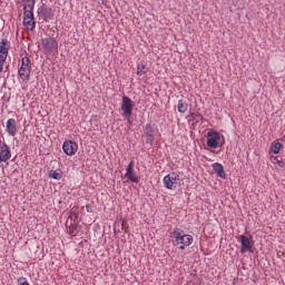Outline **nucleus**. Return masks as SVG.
<instances>
[{
    "instance_id": "7",
    "label": "nucleus",
    "mask_w": 285,
    "mask_h": 285,
    "mask_svg": "<svg viewBox=\"0 0 285 285\" xmlns=\"http://www.w3.org/2000/svg\"><path fill=\"white\" fill-rule=\"evenodd\" d=\"M237 240L239 242L240 244V253L244 254V253H248V250H252L253 249V245L255 244L253 242V236H246V235H240V236H237Z\"/></svg>"
},
{
    "instance_id": "31",
    "label": "nucleus",
    "mask_w": 285,
    "mask_h": 285,
    "mask_svg": "<svg viewBox=\"0 0 285 285\" xmlns=\"http://www.w3.org/2000/svg\"><path fill=\"white\" fill-rule=\"evenodd\" d=\"M196 117H199V118H202V115H199V114H198V115H196Z\"/></svg>"
},
{
    "instance_id": "26",
    "label": "nucleus",
    "mask_w": 285,
    "mask_h": 285,
    "mask_svg": "<svg viewBox=\"0 0 285 285\" xmlns=\"http://www.w3.org/2000/svg\"><path fill=\"white\" fill-rule=\"evenodd\" d=\"M278 156H271V161H276V164L281 160Z\"/></svg>"
},
{
    "instance_id": "32",
    "label": "nucleus",
    "mask_w": 285,
    "mask_h": 285,
    "mask_svg": "<svg viewBox=\"0 0 285 285\" xmlns=\"http://www.w3.org/2000/svg\"><path fill=\"white\" fill-rule=\"evenodd\" d=\"M191 117H195V112L191 114Z\"/></svg>"
},
{
    "instance_id": "3",
    "label": "nucleus",
    "mask_w": 285,
    "mask_h": 285,
    "mask_svg": "<svg viewBox=\"0 0 285 285\" xmlns=\"http://www.w3.org/2000/svg\"><path fill=\"white\" fill-rule=\"evenodd\" d=\"M135 108V102L130 97L122 96V101L120 105L121 110V117H125L126 119H130L132 117V109Z\"/></svg>"
},
{
    "instance_id": "22",
    "label": "nucleus",
    "mask_w": 285,
    "mask_h": 285,
    "mask_svg": "<svg viewBox=\"0 0 285 285\" xmlns=\"http://www.w3.org/2000/svg\"><path fill=\"white\" fill-rule=\"evenodd\" d=\"M49 177H51V179H61V170H51Z\"/></svg>"
},
{
    "instance_id": "15",
    "label": "nucleus",
    "mask_w": 285,
    "mask_h": 285,
    "mask_svg": "<svg viewBox=\"0 0 285 285\" xmlns=\"http://www.w3.org/2000/svg\"><path fill=\"white\" fill-rule=\"evenodd\" d=\"M6 128L8 135H10V137H14L17 135V120L13 118L8 119Z\"/></svg>"
},
{
    "instance_id": "16",
    "label": "nucleus",
    "mask_w": 285,
    "mask_h": 285,
    "mask_svg": "<svg viewBox=\"0 0 285 285\" xmlns=\"http://www.w3.org/2000/svg\"><path fill=\"white\" fill-rule=\"evenodd\" d=\"M212 168L214 173L217 175V177H220V179H226V170H224V165L219 163H214L212 165Z\"/></svg>"
},
{
    "instance_id": "9",
    "label": "nucleus",
    "mask_w": 285,
    "mask_h": 285,
    "mask_svg": "<svg viewBox=\"0 0 285 285\" xmlns=\"http://www.w3.org/2000/svg\"><path fill=\"white\" fill-rule=\"evenodd\" d=\"M62 150L66 155L72 157L73 155L77 154V150H79V145H77L76 141L66 140L62 145Z\"/></svg>"
},
{
    "instance_id": "25",
    "label": "nucleus",
    "mask_w": 285,
    "mask_h": 285,
    "mask_svg": "<svg viewBox=\"0 0 285 285\" xmlns=\"http://www.w3.org/2000/svg\"><path fill=\"white\" fill-rule=\"evenodd\" d=\"M4 63H6V59L0 58V75H1V72H3V66H4Z\"/></svg>"
},
{
    "instance_id": "12",
    "label": "nucleus",
    "mask_w": 285,
    "mask_h": 285,
    "mask_svg": "<svg viewBox=\"0 0 285 285\" xmlns=\"http://www.w3.org/2000/svg\"><path fill=\"white\" fill-rule=\"evenodd\" d=\"M42 46L47 52H55L59 48V43L55 38H46L42 40Z\"/></svg>"
},
{
    "instance_id": "23",
    "label": "nucleus",
    "mask_w": 285,
    "mask_h": 285,
    "mask_svg": "<svg viewBox=\"0 0 285 285\" xmlns=\"http://www.w3.org/2000/svg\"><path fill=\"white\" fill-rule=\"evenodd\" d=\"M17 285H30V283H28V278L21 276L17 279Z\"/></svg>"
},
{
    "instance_id": "30",
    "label": "nucleus",
    "mask_w": 285,
    "mask_h": 285,
    "mask_svg": "<svg viewBox=\"0 0 285 285\" xmlns=\"http://www.w3.org/2000/svg\"><path fill=\"white\" fill-rule=\"evenodd\" d=\"M23 1H26L27 3H30V0H23Z\"/></svg>"
},
{
    "instance_id": "29",
    "label": "nucleus",
    "mask_w": 285,
    "mask_h": 285,
    "mask_svg": "<svg viewBox=\"0 0 285 285\" xmlns=\"http://www.w3.org/2000/svg\"><path fill=\"white\" fill-rule=\"evenodd\" d=\"M179 248H180V250H185L186 249V245H180Z\"/></svg>"
},
{
    "instance_id": "10",
    "label": "nucleus",
    "mask_w": 285,
    "mask_h": 285,
    "mask_svg": "<svg viewBox=\"0 0 285 285\" xmlns=\"http://www.w3.org/2000/svg\"><path fill=\"white\" fill-rule=\"evenodd\" d=\"M207 135L212 137L207 139L208 148H218L219 141L222 140V135L217 131H208Z\"/></svg>"
},
{
    "instance_id": "19",
    "label": "nucleus",
    "mask_w": 285,
    "mask_h": 285,
    "mask_svg": "<svg viewBox=\"0 0 285 285\" xmlns=\"http://www.w3.org/2000/svg\"><path fill=\"white\" fill-rule=\"evenodd\" d=\"M23 26H26L27 30H35V26H37V22L35 21V18H23Z\"/></svg>"
},
{
    "instance_id": "13",
    "label": "nucleus",
    "mask_w": 285,
    "mask_h": 285,
    "mask_svg": "<svg viewBox=\"0 0 285 285\" xmlns=\"http://www.w3.org/2000/svg\"><path fill=\"white\" fill-rule=\"evenodd\" d=\"M8 52H10V42L8 39H0V59H8Z\"/></svg>"
},
{
    "instance_id": "8",
    "label": "nucleus",
    "mask_w": 285,
    "mask_h": 285,
    "mask_svg": "<svg viewBox=\"0 0 285 285\" xmlns=\"http://www.w3.org/2000/svg\"><path fill=\"white\" fill-rule=\"evenodd\" d=\"M144 135L147 136L146 144H149V146H153L155 142V135H157V129L155 128V125L147 124L144 127Z\"/></svg>"
},
{
    "instance_id": "11",
    "label": "nucleus",
    "mask_w": 285,
    "mask_h": 285,
    "mask_svg": "<svg viewBox=\"0 0 285 285\" xmlns=\"http://www.w3.org/2000/svg\"><path fill=\"white\" fill-rule=\"evenodd\" d=\"M125 177H127V179L131 180L132 184H139V181H141L139 176H137V174H135V161L131 160L129 163V165L127 166Z\"/></svg>"
},
{
    "instance_id": "24",
    "label": "nucleus",
    "mask_w": 285,
    "mask_h": 285,
    "mask_svg": "<svg viewBox=\"0 0 285 285\" xmlns=\"http://www.w3.org/2000/svg\"><path fill=\"white\" fill-rule=\"evenodd\" d=\"M78 215L75 214V212H71L69 217H68V222H73V224H77V219H78Z\"/></svg>"
},
{
    "instance_id": "14",
    "label": "nucleus",
    "mask_w": 285,
    "mask_h": 285,
    "mask_svg": "<svg viewBox=\"0 0 285 285\" xmlns=\"http://www.w3.org/2000/svg\"><path fill=\"white\" fill-rule=\"evenodd\" d=\"M66 227L69 228V235H71L72 237H77L81 232V226H79V223H72L67 220Z\"/></svg>"
},
{
    "instance_id": "27",
    "label": "nucleus",
    "mask_w": 285,
    "mask_h": 285,
    "mask_svg": "<svg viewBox=\"0 0 285 285\" xmlns=\"http://www.w3.org/2000/svg\"><path fill=\"white\" fill-rule=\"evenodd\" d=\"M277 165L279 166V168H284L285 163H284V160L281 158V159L278 160Z\"/></svg>"
},
{
    "instance_id": "5",
    "label": "nucleus",
    "mask_w": 285,
    "mask_h": 285,
    "mask_svg": "<svg viewBox=\"0 0 285 285\" xmlns=\"http://www.w3.org/2000/svg\"><path fill=\"white\" fill-rule=\"evenodd\" d=\"M163 184L167 190H177L179 184V174L171 173L163 178Z\"/></svg>"
},
{
    "instance_id": "6",
    "label": "nucleus",
    "mask_w": 285,
    "mask_h": 285,
    "mask_svg": "<svg viewBox=\"0 0 285 285\" xmlns=\"http://www.w3.org/2000/svg\"><path fill=\"white\" fill-rule=\"evenodd\" d=\"M55 17V13L52 12V8L48 7V4L42 3V6H40L38 8V19L39 21H45L46 23H48V21H51V19Z\"/></svg>"
},
{
    "instance_id": "21",
    "label": "nucleus",
    "mask_w": 285,
    "mask_h": 285,
    "mask_svg": "<svg viewBox=\"0 0 285 285\" xmlns=\"http://www.w3.org/2000/svg\"><path fill=\"white\" fill-rule=\"evenodd\" d=\"M177 109H178V112L184 115V112L188 110V102H186V100H178Z\"/></svg>"
},
{
    "instance_id": "4",
    "label": "nucleus",
    "mask_w": 285,
    "mask_h": 285,
    "mask_svg": "<svg viewBox=\"0 0 285 285\" xmlns=\"http://www.w3.org/2000/svg\"><path fill=\"white\" fill-rule=\"evenodd\" d=\"M12 158V149L6 142V138L0 137V164H6Z\"/></svg>"
},
{
    "instance_id": "2",
    "label": "nucleus",
    "mask_w": 285,
    "mask_h": 285,
    "mask_svg": "<svg viewBox=\"0 0 285 285\" xmlns=\"http://www.w3.org/2000/svg\"><path fill=\"white\" fill-rule=\"evenodd\" d=\"M30 72H32V62L30 61V58L23 57L18 75L22 81H30Z\"/></svg>"
},
{
    "instance_id": "28",
    "label": "nucleus",
    "mask_w": 285,
    "mask_h": 285,
    "mask_svg": "<svg viewBox=\"0 0 285 285\" xmlns=\"http://www.w3.org/2000/svg\"><path fill=\"white\" fill-rule=\"evenodd\" d=\"M86 210H87V213H92V207H90V205H87Z\"/></svg>"
},
{
    "instance_id": "18",
    "label": "nucleus",
    "mask_w": 285,
    "mask_h": 285,
    "mask_svg": "<svg viewBox=\"0 0 285 285\" xmlns=\"http://www.w3.org/2000/svg\"><path fill=\"white\" fill-rule=\"evenodd\" d=\"M137 75L138 77H144V75H148V66H146L145 61H140L137 65Z\"/></svg>"
},
{
    "instance_id": "20",
    "label": "nucleus",
    "mask_w": 285,
    "mask_h": 285,
    "mask_svg": "<svg viewBox=\"0 0 285 285\" xmlns=\"http://www.w3.org/2000/svg\"><path fill=\"white\" fill-rule=\"evenodd\" d=\"M279 150H282V142L277 140L273 141L269 153H273V155H279Z\"/></svg>"
},
{
    "instance_id": "17",
    "label": "nucleus",
    "mask_w": 285,
    "mask_h": 285,
    "mask_svg": "<svg viewBox=\"0 0 285 285\" xmlns=\"http://www.w3.org/2000/svg\"><path fill=\"white\" fill-rule=\"evenodd\" d=\"M23 10V19H35V13L32 12L35 10V0H32L31 4L24 6Z\"/></svg>"
},
{
    "instance_id": "1",
    "label": "nucleus",
    "mask_w": 285,
    "mask_h": 285,
    "mask_svg": "<svg viewBox=\"0 0 285 285\" xmlns=\"http://www.w3.org/2000/svg\"><path fill=\"white\" fill-rule=\"evenodd\" d=\"M171 237H173V244L174 246H190L193 244V236L185 234L184 230L176 228L171 232Z\"/></svg>"
}]
</instances>
